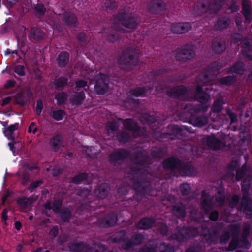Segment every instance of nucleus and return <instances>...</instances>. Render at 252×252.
Here are the masks:
<instances>
[{
  "instance_id": "obj_1",
  "label": "nucleus",
  "mask_w": 252,
  "mask_h": 252,
  "mask_svg": "<svg viewBox=\"0 0 252 252\" xmlns=\"http://www.w3.org/2000/svg\"><path fill=\"white\" fill-rule=\"evenodd\" d=\"M212 85V83L210 84L209 87L205 89L204 88V87L198 86L196 88V94L193 97L192 95L190 97L191 92L187 91L186 88L183 86H177L168 90L167 94L170 96L178 97L183 100H197L201 103V107L189 108V104H186L184 107V110H187L190 113H197L200 111H206L209 107L210 104L208 102L210 100V96L208 93L211 90Z\"/></svg>"
},
{
  "instance_id": "obj_2",
  "label": "nucleus",
  "mask_w": 252,
  "mask_h": 252,
  "mask_svg": "<svg viewBox=\"0 0 252 252\" xmlns=\"http://www.w3.org/2000/svg\"><path fill=\"white\" fill-rule=\"evenodd\" d=\"M126 132L118 136L120 143H124L127 141L130 136L137 137L147 136L145 128L141 129L137 124L131 119L125 120L123 122Z\"/></svg>"
},
{
  "instance_id": "obj_3",
  "label": "nucleus",
  "mask_w": 252,
  "mask_h": 252,
  "mask_svg": "<svg viewBox=\"0 0 252 252\" xmlns=\"http://www.w3.org/2000/svg\"><path fill=\"white\" fill-rule=\"evenodd\" d=\"M139 56V49L135 48L126 50L121 55L119 63L121 65H126V69H130L132 68V65L135 66L138 64Z\"/></svg>"
},
{
  "instance_id": "obj_4",
  "label": "nucleus",
  "mask_w": 252,
  "mask_h": 252,
  "mask_svg": "<svg viewBox=\"0 0 252 252\" xmlns=\"http://www.w3.org/2000/svg\"><path fill=\"white\" fill-rule=\"evenodd\" d=\"M137 22V19H136L133 17H130L126 14L123 15L120 14L115 20L114 27L117 30L126 32L122 26L129 29H133L136 27Z\"/></svg>"
},
{
  "instance_id": "obj_5",
  "label": "nucleus",
  "mask_w": 252,
  "mask_h": 252,
  "mask_svg": "<svg viewBox=\"0 0 252 252\" xmlns=\"http://www.w3.org/2000/svg\"><path fill=\"white\" fill-rule=\"evenodd\" d=\"M124 235H125V231H120L114 235V238H113L116 242H122V246L124 249H128L133 245L139 244L144 238L142 235L136 234L133 236L132 240L131 241L126 238H122V236Z\"/></svg>"
},
{
  "instance_id": "obj_6",
  "label": "nucleus",
  "mask_w": 252,
  "mask_h": 252,
  "mask_svg": "<svg viewBox=\"0 0 252 252\" xmlns=\"http://www.w3.org/2000/svg\"><path fill=\"white\" fill-rule=\"evenodd\" d=\"M159 250L160 252H174V249L169 245H165L164 243L160 244L158 246L156 240L149 241L143 249L138 252H157Z\"/></svg>"
},
{
  "instance_id": "obj_7",
  "label": "nucleus",
  "mask_w": 252,
  "mask_h": 252,
  "mask_svg": "<svg viewBox=\"0 0 252 252\" xmlns=\"http://www.w3.org/2000/svg\"><path fill=\"white\" fill-rule=\"evenodd\" d=\"M94 81H95L94 89L96 93L100 95L104 94L108 89V76L99 73Z\"/></svg>"
},
{
  "instance_id": "obj_8",
  "label": "nucleus",
  "mask_w": 252,
  "mask_h": 252,
  "mask_svg": "<svg viewBox=\"0 0 252 252\" xmlns=\"http://www.w3.org/2000/svg\"><path fill=\"white\" fill-rule=\"evenodd\" d=\"M194 55V52L191 47L188 46L178 50L176 53L175 57L177 60L186 61L191 59Z\"/></svg>"
},
{
  "instance_id": "obj_9",
  "label": "nucleus",
  "mask_w": 252,
  "mask_h": 252,
  "mask_svg": "<svg viewBox=\"0 0 252 252\" xmlns=\"http://www.w3.org/2000/svg\"><path fill=\"white\" fill-rule=\"evenodd\" d=\"M198 228L195 229L193 231H198ZM178 234H174L172 239H175L178 241H184L190 237H195L197 234L187 228H183L180 231L178 230Z\"/></svg>"
},
{
  "instance_id": "obj_10",
  "label": "nucleus",
  "mask_w": 252,
  "mask_h": 252,
  "mask_svg": "<svg viewBox=\"0 0 252 252\" xmlns=\"http://www.w3.org/2000/svg\"><path fill=\"white\" fill-rule=\"evenodd\" d=\"M241 210L246 214L248 218L252 215V201L249 198L248 193L243 192L241 201Z\"/></svg>"
},
{
  "instance_id": "obj_11",
  "label": "nucleus",
  "mask_w": 252,
  "mask_h": 252,
  "mask_svg": "<svg viewBox=\"0 0 252 252\" xmlns=\"http://www.w3.org/2000/svg\"><path fill=\"white\" fill-rule=\"evenodd\" d=\"M252 171L251 169H247L245 166H243L236 172V178L237 180H243L244 182H250L252 179ZM242 190H244V183L242 186Z\"/></svg>"
},
{
  "instance_id": "obj_12",
  "label": "nucleus",
  "mask_w": 252,
  "mask_h": 252,
  "mask_svg": "<svg viewBox=\"0 0 252 252\" xmlns=\"http://www.w3.org/2000/svg\"><path fill=\"white\" fill-rule=\"evenodd\" d=\"M163 166L164 168H169L171 170L177 169L180 170V174L181 175H187V173H184V172H181V162L176 158H170L165 160L163 163Z\"/></svg>"
},
{
  "instance_id": "obj_13",
  "label": "nucleus",
  "mask_w": 252,
  "mask_h": 252,
  "mask_svg": "<svg viewBox=\"0 0 252 252\" xmlns=\"http://www.w3.org/2000/svg\"><path fill=\"white\" fill-rule=\"evenodd\" d=\"M129 156V153L124 150H117L112 153L110 155V160L115 164H120L121 161L124 160Z\"/></svg>"
},
{
  "instance_id": "obj_14",
  "label": "nucleus",
  "mask_w": 252,
  "mask_h": 252,
  "mask_svg": "<svg viewBox=\"0 0 252 252\" xmlns=\"http://www.w3.org/2000/svg\"><path fill=\"white\" fill-rule=\"evenodd\" d=\"M37 199V196L35 195L30 198L23 197L19 198L17 203L22 209L27 211L30 210L32 207V204Z\"/></svg>"
},
{
  "instance_id": "obj_15",
  "label": "nucleus",
  "mask_w": 252,
  "mask_h": 252,
  "mask_svg": "<svg viewBox=\"0 0 252 252\" xmlns=\"http://www.w3.org/2000/svg\"><path fill=\"white\" fill-rule=\"evenodd\" d=\"M191 25L189 23H178L173 24L171 27L172 32L177 34H181L189 31Z\"/></svg>"
},
{
  "instance_id": "obj_16",
  "label": "nucleus",
  "mask_w": 252,
  "mask_h": 252,
  "mask_svg": "<svg viewBox=\"0 0 252 252\" xmlns=\"http://www.w3.org/2000/svg\"><path fill=\"white\" fill-rule=\"evenodd\" d=\"M205 139L208 147L213 150L220 149L224 146V143L217 138L214 135L207 137Z\"/></svg>"
},
{
  "instance_id": "obj_17",
  "label": "nucleus",
  "mask_w": 252,
  "mask_h": 252,
  "mask_svg": "<svg viewBox=\"0 0 252 252\" xmlns=\"http://www.w3.org/2000/svg\"><path fill=\"white\" fill-rule=\"evenodd\" d=\"M201 207L203 209L205 214L208 213L209 211L213 207V197L210 195L203 192L201 198Z\"/></svg>"
},
{
  "instance_id": "obj_18",
  "label": "nucleus",
  "mask_w": 252,
  "mask_h": 252,
  "mask_svg": "<svg viewBox=\"0 0 252 252\" xmlns=\"http://www.w3.org/2000/svg\"><path fill=\"white\" fill-rule=\"evenodd\" d=\"M144 158L137 157L133 160V162L134 167H133L131 171L132 175H137L140 172V170L142 167L146 166V161L143 160Z\"/></svg>"
},
{
  "instance_id": "obj_19",
  "label": "nucleus",
  "mask_w": 252,
  "mask_h": 252,
  "mask_svg": "<svg viewBox=\"0 0 252 252\" xmlns=\"http://www.w3.org/2000/svg\"><path fill=\"white\" fill-rule=\"evenodd\" d=\"M167 5L162 0H158L155 2H152L149 7V10L153 13L157 14L159 11L163 10L166 9Z\"/></svg>"
},
{
  "instance_id": "obj_20",
  "label": "nucleus",
  "mask_w": 252,
  "mask_h": 252,
  "mask_svg": "<svg viewBox=\"0 0 252 252\" xmlns=\"http://www.w3.org/2000/svg\"><path fill=\"white\" fill-rule=\"evenodd\" d=\"M109 189V187L107 183L102 184L99 189L95 191L94 194L97 198L103 199L108 195Z\"/></svg>"
},
{
  "instance_id": "obj_21",
  "label": "nucleus",
  "mask_w": 252,
  "mask_h": 252,
  "mask_svg": "<svg viewBox=\"0 0 252 252\" xmlns=\"http://www.w3.org/2000/svg\"><path fill=\"white\" fill-rule=\"evenodd\" d=\"M117 221V217L115 213L111 214L106 217L100 223L103 227H107L115 225Z\"/></svg>"
},
{
  "instance_id": "obj_22",
  "label": "nucleus",
  "mask_w": 252,
  "mask_h": 252,
  "mask_svg": "<svg viewBox=\"0 0 252 252\" xmlns=\"http://www.w3.org/2000/svg\"><path fill=\"white\" fill-rule=\"evenodd\" d=\"M224 1L222 0H216L214 4L210 6L209 7L205 10V6L204 4L201 5L202 10H205L206 12L210 13L216 12L217 10H219L220 8L223 5Z\"/></svg>"
},
{
  "instance_id": "obj_23",
  "label": "nucleus",
  "mask_w": 252,
  "mask_h": 252,
  "mask_svg": "<svg viewBox=\"0 0 252 252\" xmlns=\"http://www.w3.org/2000/svg\"><path fill=\"white\" fill-rule=\"evenodd\" d=\"M69 249L71 251L76 252H87L88 246L83 243H75L69 245Z\"/></svg>"
},
{
  "instance_id": "obj_24",
  "label": "nucleus",
  "mask_w": 252,
  "mask_h": 252,
  "mask_svg": "<svg viewBox=\"0 0 252 252\" xmlns=\"http://www.w3.org/2000/svg\"><path fill=\"white\" fill-rule=\"evenodd\" d=\"M141 121L143 124L147 123L150 127H152L154 130H156V129L154 128V126L152 125L153 123L156 125L157 124H158V122L157 121L156 118L153 116H150L147 114H144L141 119Z\"/></svg>"
},
{
  "instance_id": "obj_25",
  "label": "nucleus",
  "mask_w": 252,
  "mask_h": 252,
  "mask_svg": "<svg viewBox=\"0 0 252 252\" xmlns=\"http://www.w3.org/2000/svg\"><path fill=\"white\" fill-rule=\"evenodd\" d=\"M154 223V220L153 219L144 218L138 222L137 227L139 229H145L152 227Z\"/></svg>"
},
{
  "instance_id": "obj_26",
  "label": "nucleus",
  "mask_w": 252,
  "mask_h": 252,
  "mask_svg": "<svg viewBox=\"0 0 252 252\" xmlns=\"http://www.w3.org/2000/svg\"><path fill=\"white\" fill-rule=\"evenodd\" d=\"M50 144L54 149L58 151L63 145V138L61 135H57L50 140Z\"/></svg>"
},
{
  "instance_id": "obj_27",
  "label": "nucleus",
  "mask_w": 252,
  "mask_h": 252,
  "mask_svg": "<svg viewBox=\"0 0 252 252\" xmlns=\"http://www.w3.org/2000/svg\"><path fill=\"white\" fill-rule=\"evenodd\" d=\"M18 123L10 125L3 131L5 136L7 137L9 140H13L14 139L12 136L13 133L18 128Z\"/></svg>"
},
{
  "instance_id": "obj_28",
  "label": "nucleus",
  "mask_w": 252,
  "mask_h": 252,
  "mask_svg": "<svg viewBox=\"0 0 252 252\" xmlns=\"http://www.w3.org/2000/svg\"><path fill=\"white\" fill-rule=\"evenodd\" d=\"M62 201L61 200H56L54 202L52 206L51 204L48 202L44 205V208L46 210L52 209L56 213L59 212L60 207L62 205Z\"/></svg>"
},
{
  "instance_id": "obj_29",
  "label": "nucleus",
  "mask_w": 252,
  "mask_h": 252,
  "mask_svg": "<svg viewBox=\"0 0 252 252\" xmlns=\"http://www.w3.org/2000/svg\"><path fill=\"white\" fill-rule=\"evenodd\" d=\"M69 57V54L67 52L61 53L58 58L59 65L60 66H65L68 62Z\"/></svg>"
},
{
  "instance_id": "obj_30",
  "label": "nucleus",
  "mask_w": 252,
  "mask_h": 252,
  "mask_svg": "<svg viewBox=\"0 0 252 252\" xmlns=\"http://www.w3.org/2000/svg\"><path fill=\"white\" fill-rule=\"evenodd\" d=\"M173 214L178 217H183L185 216V207L182 204H178L174 206L173 210Z\"/></svg>"
},
{
  "instance_id": "obj_31",
  "label": "nucleus",
  "mask_w": 252,
  "mask_h": 252,
  "mask_svg": "<svg viewBox=\"0 0 252 252\" xmlns=\"http://www.w3.org/2000/svg\"><path fill=\"white\" fill-rule=\"evenodd\" d=\"M243 11L246 20L250 22L252 18V13L249 5L245 2L243 3Z\"/></svg>"
},
{
  "instance_id": "obj_32",
  "label": "nucleus",
  "mask_w": 252,
  "mask_h": 252,
  "mask_svg": "<svg viewBox=\"0 0 252 252\" xmlns=\"http://www.w3.org/2000/svg\"><path fill=\"white\" fill-rule=\"evenodd\" d=\"M147 94H148V91H146V89L143 88H138L129 92V95L136 97L144 96L146 95Z\"/></svg>"
},
{
  "instance_id": "obj_33",
  "label": "nucleus",
  "mask_w": 252,
  "mask_h": 252,
  "mask_svg": "<svg viewBox=\"0 0 252 252\" xmlns=\"http://www.w3.org/2000/svg\"><path fill=\"white\" fill-rule=\"evenodd\" d=\"M244 70L243 63L238 62L230 69L229 72L242 74Z\"/></svg>"
},
{
  "instance_id": "obj_34",
  "label": "nucleus",
  "mask_w": 252,
  "mask_h": 252,
  "mask_svg": "<svg viewBox=\"0 0 252 252\" xmlns=\"http://www.w3.org/2000/svg\"><path fill=\"white\" fill-rule=\"evenodd\" d=\"M67 24L71 26H75L77 23V18L73 14L66 13L64 19Z\"/></svg>"
},
{
  "instance_id": "obj_35",
  "label": "nucleus",
  "mask_w": 252,
  "mask_h": 252,
  "mask_svg": "<svg viewBox=\"0 0 252 252\" xmlns=\"http://www.w3.org/2000/svg\"><path fill=\"white\" fill-rule=\"evenodd\" d=\"M85 98V94L83 92H79L75 93L73 98L71 100V102L73 104H80L82 103Z\"/></svg>"
},
{
  "instance_id": "obj_36",
  "label": "nucleus",
  "mask_w": 252,
  "mask_h": 252,
  "mask_svg": "<svg viewBox=\"0 0 252 252\" xmlns=\"http://www.w3.org/2000/svg\"><path fill=\"white\" fill-rule=\"evenodd\" d=\"M31 36L36 40H39L44 36V32L39 29L33 28L31 32Z\"/></svg>"
},
{
  "instance_id": "obj_37",
  "label": "nucleus",
  "mask_w": 252,
  "mask_h": 252,
  "mask_svg": "<svg viewBox=\"0 0 252 252\" xmlns=\"http://www.w3.org/2000/svg\"><path fill=\"white\" fill-rule=\"evenodd\" d=\"M230 23V20L227 18H224L222 19L219 20L215 25L217 29H223L226 28Z\"/></svg>"
},
{
  "instance_id": "obj_38",
  "label": "nucleus",
  "mask_w": 252,
  "mask_h": 252,
  "mask_svg": "<svg viewBox=\"0 0 252 252\" xmlns=\"http://www.w3.org/2000/svg\"><path fill=\"white\" fill-rule=\"evenodd\" d=\"M212 48L214 52L219 53L223 51L225 49V45L220 42L214 41L212 44Z\"/></svg>"
},
{
  "instance_id": "obj_39",
  "label": "nucleus",
  "mask_w": 252,
  "mask_h": 252,
  "mask_svg": "<svg viewBox=\"0 0 252 252\" xmlns=\"http://www.w3.org/2000/svg\"><path fill=\"white\" fill-rule=\"evenodd\" d=\"M89 68L87 66L83 65L80 68L81 73L80 75L90 79V77L93 76L94 71L91 70L89 71Z\"/></svg>"
},
{
  "instance_id": "obj_40",
  "label": "nucleus",
  "mask_w": 252,
  "mask_h": 252,
  "mask_svg": "<svg viewBox=\"0 0 252 252\" xmlns=\"http://www.w3.org/2000/svg\"><path fill=\"white\" fill-rule=\"evenodd\" d=\"M235 81L236 77L232 75L222 78L220 82L222 85H231L233 84Z\"/></svg>"
},
{
  "instance_id": "obj_41",
  "label": "nucleus",
  "mask_w": 252,
  "mask_h": 252,
  "mask_svg": "<svg viewBox=\"0 0 252 252\" xmlns=\"http://www.w3.org/2000/svg\"><path fill=\"white\" fill-rule=\"evenodd\" d=\"M51 115L55 120L60 121L64 117L65 113L63 110H55L52 112Z\"/></svg>"
},
{
  "instance_id": "obj_42",
  "label": "nucleus",
  "mask_w": 252,
  "mask_h": 252,
  "mask_svg": "<svg viewBox=\"0 0 252 252\" xmlns=\"http://www.w3.org/2000/svg\"><path fill=\"white\" fill-rule=\"evenodd\" d=\"M119 125L117 122H108L107 124V130L109 135L113 133L118 127Z\"/></svg>"
},
{
  "instance_id": "obj_43",
  "label": "nucleus",
  "mask_w": 252,
  "mask_h": 252,
  "mask_svg": "<svg viewBox=\"0 0 252 252\" xmlns=\"http://www.w3.org/2000/svg\"><path fill=\"white\" fill-rule=\"evenodd\" d=\"M241 226L240 224H231L230 227V230L235 237H237L240 232Z\"/></svg>"
},
{
  "instance_id": "obj_44",
  "label": "nucleus",
  "mask_w": 252,
  "mask_h": 252,
  "mask_svg": "<svg viewBox=\"0 0 252 252\" xmlns=\"http://www.w3.org/2000/svg\"><path fill=\"white\" fill-rule=\"evenodd\" d=\"M223 102L221 99L216 100L214 103L212 111L213 112L218 113L221 110Z\"/></svg>"
},
{
  "instance_id": "obj_45",
  "label": "nucleus",
  "mask_w": 252,
  "mask_h": 252,
  "mask_svg": "<svg viewBox=\"0 0 252 252\" xmlns=\"http://www.w3.org/2000/svg\"><path fill=\"white\" fill-rule=\"evenodd\" d=\"M67 80L64 77L59 78L55 80V85L58 89L62 88L65 85L67 84Z\"/></svg>"
},
{
  "instance_id": "obj_46",
  "label": "nucleus",
  "mask_w": 252,
  "mask_h": 252,
  "mask_svg": "<svg viewBox=\"0 0 252 252\" xmlns=\"http://www.w3.org/2000/svg\"><path fill=\"white\" fill-rule=\"evenodd\" d=\"M67 96L64 93H60L56 96V99L58 104H62L64 103L66 100Z\"/></svg>"
},
{
  "instance_id": "obj_47",
  "label": "nucleus",
  "mask_w": 252,
  "mask_h": 252,
  "mask_svg": "<svg viewBox=\"0 0 252 252\" xmlns=\"http://www.w3.org/2000/svg\"><path fill=\"white\" fill-rule=\"evenodd\" d=\"M88 177V175L85 173L80 174L72 179V182L74 183H80L83 182Z\"/></svg>"
},
{
  "instance_id": "obj_48",
  "label": "nucleus",
  "mask_w": 252,
  "mask_h": 252,
  "mask_svg": "<svg viewBox=\"0 0 252 252\" xmlns=\"http://www.w3.org/2000/svg\"><path fill=\"white\" fill-rule=\"evenodd\" d=\"M76 194L84 198L87 197L89 195L90 190L87 188H84L80 190H76Z\"/></svg>"
},
{
  "instance_id": "obj_49",
  "label": "nucleus",
  "mask_w": 252,
  "mask_h": 252,
  "mask_svg": "<svg viewBox=\"0 0 252 252\" xmlns=\"http://www.w3.org/2000/svg\"><path fill=\"white\" fill-rule=\"evenodd\" d=\"M221 191H218V195L216 197V201L220 205H223L225 202V197L223 195V189H220Z\"/></svg>"
},
{
  "instance_id": "obj_50",
  "label": "nucleus",
  "mask_w": 252,
  "mask_h": 252,
  "mask_svg": "<svg viewBox=\"0 0 252 252\" xmlns=\"http://www.w3.org/2000/svg\"><path fill=\"white\" fill-rule=\"evenodd\" d=\"M180 190L183 195L188 194L190 191V187L189 184L184 183L180 187Z\"/></svg>"
},
{
  "instance_id": "obj_51",
  "label": "nucleus",
  "mask_w": 252,
  "mask_h": 252,
  "mask_svg": "<svg viewBox=\"0 0 252 252\" xmlns=\"http://www.w3.org/2000/svg\"><path fill=\"white\" fill-rule=\"evenodd\" d=\"M70 216V213L68 209L63 210L61 212V217L64 221L68 220Z\"/></svg>"
},
{
  "instance_id": "obj_52",
  "label": "nucleus",
  "mask_w": 252,
  "mask_h": 252,
  "mask_svg": "<svg viewBox=\"0 0 252 252\" xmlns=\"http://www.w3.org/2000/svg\"><path fill=\"white\" fill-rule=\"evenodd\" d=\"M238 166V162L236 161H232L228 166L229 173L234 176V171Z\"/></svg>"
},
{
  "instance_id": "obj_53",
  "label": "nucleus",
  "mask_w": 252,
  "mask_h": 252,
  "mask_svg": "<svg viewBox=\"0 0 252 252\" xmlns=\"http://www.w3.org/2000/svg\"><path fill=\"white\" fill-rule=\"evenodd\" d=\"M196 122L198 126H201L208 123V118L206 116H201L197 118Z\"/></svg>"
},
{
  "instance_id": "obj_54",
  "label": "nucleus",
  "mask_w": 252,
  "mask_h": 252,
  "mask_svg": "<svg viewBox=\"0 0 252 252\" xmlns=\"http://www.w3.org/2000/svg\"><path fill=\"white\" fill-rule=\"evenodd\" d=\"M14 71L20 76L25 75L24 67L23 65H18L15 66Z\"/></svg>"
},
{
  "instance_id": "obj_55",
  "label": "nucleus",
  "mask_w": 252,
  "mask_h": 252,
  "mask_svg": "<svg viewBox=\"0 0 252 252\" xmlns=\"http://www.w3.org/2000/svg\"><path fill=\"white\" fill-rule=\"evenodd\" d=\"M239 200V197L238 195H234L229 203V206L231 208H234L237 206Z\"/></svg>"
},
{
  "instance_id": "obj_56",
  "label": "nucleus",
  "mask_w": 252,
  "mask_h": 252,
  "mask_svg": "<svg viewBox=\"0 0 252 252\" xmlns=\"http://www.w3.org/2000/svg\"><path fill=\"white\" fill-rule=\"evenodd\" d=\"M43 105L41 100H39L37 101L36 105L35 107V111L37 115H40L43 109Z\"/></svg>"
},
{
  "instance_id": "obj_57",
  "label": "nucleus",
  "mask_w": 252,
  "mask_h": 252,
  "mask_svg": "<svg viewBox=\"0 0 252 252\" xmlns=\"http://www.w3.org/2000/svg\"><path fill=\"white\" fill-rule=\"evenodd\" d=\"M37 131V127L34 122H32L29 126L28 129V133H33L35 134Z\"/></svg>"
},
{
  "instance_id": "obj_58",
  "label": "nucleus",
  "mask_w": 252,
  "mask_h": 252,
  "mask_svg": "<svg viewBox=\"0 0 252 252\" xmlns=\"http://www.w3.org/2000/svg\"><path fill=\"white\" fill-rule=\"evenodd\" d=\"M226 113L231 119V123H234L237 120L236 115L234 113L232 112L230 109H227Z\"/></svg>"
},
{
  "instance_id": "obj_59",
  "label": "nucleus",
  "mask_w": 252,
  "mask_h": 252,
  "mask_svg": "<svg viewBox=\"0 0 252 252\" xmlns=\"http://www.w3.org/2000/svg\"><path fill=\"white\" fill-rule=\"evenodd\" d=\"M158 229L162 235L167 234V226L165 224L162 223L158 225Z\"/></svg>"
},
{
  "instance_id": "obj_60",
  "label": "nucleus",
  "mask_w": 252,
  "mask_h": 252,
  "mask_svg": "<svg viewBox=\"0 0 252 252\" xmlns=\"http://www.w3.org/2000/svg\"><path fill=\"white\" fill-rule=\"evenodd\" d=\"M238 244V240L237 239H233L230 243L229 246V250L233 251L236 248Z\"/></svg>"
},
{
  "instance_id": "obj_61",
  "label": "nucleus",
  "mask_w": 252,
  "mask_h": 252,
  "mask_svg": "<svg viewBox=\"0 0 252 252\" xmlns=\"http://www.w3.org/2000/svg\"><path fill=\"white\" fill-rule=\"evenodd\" d=\"M35 10L37 13L39 15H42L45 11V9L42 4H37L35 8Z\"/></svg>"
},
{
  "instance_id": "obj_62",
  "label": "nucleus",
  "mask_w": 252,
  "mask_h": 252,
  "mask_svg": "<svg viewBox=\"0 0 252 252\" xmlns=\"http://www.w3.org/2000/svg\"><path fill=\"white\" fill-rule=\"evenodd\" d=\"M41 181H37L35 182H33L32 184H31L30 187H29V189L30 190L31 192H32L35 188L39 186L40 185L42 184Z\"/></svg>"
},
{
  "instance_id": "obj_63",
  "label": "nucleus",
  "mask_w": 252,
  "mask_h": 252,
  "mask_svg": "<svg viewBox=\"0 0 252 252\" xmlns=\"http://www.w3.org/2000/svg\"><path fill=\"white\" fill-rule=\"evenodd\" d=\"M230 238V233L228 232H225L223 234V235L221 236L220 242V243H225L227 242Z\"/></svg>"
},
{
  "instance_id": "obj_64",
  "label": "nucleus",
  "mask_w": 252,
  "mask_h": 252,
  "mask_svg": "<svg viewBox=\"0 0 252 252\" xmlns=\"http://www.w3.org/2000/svg\"><path fill=\"white\" fill-rule=\"evenodd\" d=\"M105 6L107 8L109 9H113L115 8L117 6V4L116 2L112 1L110 0H108L105 2Z\"/></svg>"
}]
</instances>
